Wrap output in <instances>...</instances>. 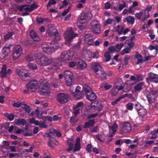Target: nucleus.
Segmentation results:
<instances>
[{"label":"nucleus","mask_w":158,"mask_h":158,"mask_svg":"<svg viewBox=\"0 0 158 158\" xmlns=\"http://www.w3.org/2000/svg\"><path fill=\"white\" fill-rule=\"evenodd\" d=\"M35 56L37 64L41 66L48 65L54 61L53 59L48 58L40 52L36 53Z\"/></svg>","instance_id":"nucleus-1"},{"label":"nucleus","mask_w":158,"mask_h":158,"mask_svg":"<svg viewBox=\"0 0 158 158\" xmlns=\"http://www.w3.org/2000/svg\"><path fill=\"white\" fill-rule=\"evenodd\" d=\"M92 17V15L90 12L83 13L81 14L80 18L77 22V25L81 30L83 29L85 27L84 25L87 22L88 20Z\"/></svg>","instance_id":"nucleus-2"},{"label":"nucleus","mask_w":158,"mask_h":158,"mask_svg":"<svg viewBox=\"0 0 158 158\" xmlns=\"http://www.w3.org/2000/svg\"><path fill=\"white\" fill-rule=\"evenodd\" d=\"M91 66L92 69L96 73L98 72H99L97 74L98 75L99 73L100 75H97V77H102L103 79H106V74L104 70L102 69V67L99 63L97 62H92Z\"/></svg>","instance_id":"nucleus-3"},{"label":"nucleus","mask_w":158,"mask_h":158,"mask_svg":"<svg viewBox=\"0 0 158 158\" xmlns=\"http://www.w3.org/2000/svg\"><path fill=\"white\" fill-rule=\"evenodd\" d=\"M77 34L74 33L71 27L68 28L64 34L65 39V44L68 46H70V43L72 40L77 36Z\"/></svg>","instance_id":"nucleus-4"},{"label":"nucleus","mask_w":158,"mask_h":158,"mask_svg":"<svg viewBox=\"0 0 158 158\" xmlns=\"http://www.w3.org/2000/svg\"><path fill=\"white\" fill-rule=\"evenodd\" d=\"M39 88L41 95L48 96L50 94V89L49 85L45 81H42L39 85Z\"/></svg>","instance_id":"nucleus-5"},{"label":"nucleus","mask_w":158,"mask_h":158,"mask_svg":"<svg viewBox=\"0 0 158 158\" xmlns=\"http://www.w3.org/2000/svg\"><path fill=\"white\" fill-rule=\"evenodd\" d=\"M75 54V53L73 51H65L61 54L60 60V61H68L72 60Z\"/></svg>","instance_id":"nucleus-6"},{"label":"nucleus","mask_w":158,"mask_h":158,"mask_svg":"<svg viewBox=\"0 0 158 158\" xmlns=\"http://www.w3.org/2000/svg\"><path fill=\"white\" fill-rule=\"evenodd\" d=\"M64 77L66 85L68 86L71 85L73 78V73L70 70L65 71L64 72Z\"/></svg>","instance_id":"nucleus-7"},{"label":"nucleus","mask_w":158,"mask_h":158,"mask_svg":"<svg viewBox=\"0 0 158 158\" xmlns=\"http://www.w3.org/2000/svg\"><path fill=\"white\" fill-rule=\"evenodd\" d=\"M12 57L14 60L19 59L23 53V49L19 45L14 46L12 49Z\"/></svg>","instance_id":"nucleus-8"},{"label":"nucleus","mask_w":158,"mask_h":158,"mask_svg":"<svg viewBox=\"0 0 158 158\" xmlns=\"http://www.w3.org/2000/svg\"><path fill=\"white\" fill-rule=\"evenodd\" d=\"M135 15L136 18L142 22L144 21L149 18V13L144 10L141 11L139 12L136 13Z\"/></svg>","instance_id":"nucleus-9"},{"label":"nucleus","mask_w":158,"mask_h":158,"mask_svg":"<svg viewBox=\"0 0 158 158\" xmlns=\"http://www.w3.org/2000/svg\"><path fill=\"white\" fill-rule=\"evenodd\" d=\"M60 39L59 36H56V38H54V40L50 43L51 48L53 50V52L62 45L61 43L59 42Z\"/></svg>","instance_id":"nucleus-10"},{"label":"nucleus","mask_w":158,"mask_h":158,"mask_svg":"<svg viewBox=\"0 0 158 158\" xmlns=\"http://www.w3.org/2000/svg\"><path fill=\"white\" fill-rule=\"evenodd\" d=\"M15 72L24 81H27V78L30 77V73L28 72L26 73L24 70L17 69H16Z\"/></svg>","instance_id":"nucleus-11"},{"label":"nucleus","mask_w":158,"mask_h":158,"mask_svg":"<svg viewBox=\"0 0 158 158\" xmlns=\"http://www.w3.org/2000/svg\"><path fill=\"white\" fill-rule=\"evenodd\" d=\"M73 98L76 100H78L83 98V94L81 91V88L80 86H77L76 88L75 92L72 94Z\"/></svg>","instance_id":"nucleus-12"},{"label":"nucleus","mask_w":158,"mask_h":158,"mask_svg":"<svg viewBox=\"0 0 158 158\" xmlns=\"http://www.w3.org/2000/svg\"><path fill=\"white\" fill-rule=\"evenodd\" d=\"M26 86L28 90H30L32 92H34L37 88V82L35 80L31 81Z\"/></svg>","instance_id":"nucleus-13"},{"label":"nucleus","mask_w":158,"mask_h":158,"mask_svg":"<svg viewBox=\"0 0 158 158\" xmlns=\"http://www.w3.org/2000/svg\"><path fill=\"white\" fill-rule=\"evenodd\" d=\"M42 50L46 53L50 55L53 52V50L50 46L49 43H45L43 44L41 46Z\"/></svg>","instance_id":"nucleus-14"},{"label":"nucleus","mask_w":158,"mask_h":158,"mask_svg":"<svg viewBox=\"0 0 158 158\" xmlns=\"http://www.w3.org/2000/svg\"><path fill=\"white\" fill-rule=\"evenodd\" d=\"M131 125L129 123L124 122L123 123L120 132L122 134L127 133L131 131Z\"/></svg>","instance_id":"nucleus-15"},{"label":"nucleus","mask_w":158,"mask_h":158,"mask_svg":"<svg viewBox=\"0 0 158 158\" xmlns=\"http://www.w3.org/2000/svg\"><path fill=\"white\" fill-rule=\"evenodd\" d=\"M146 81L149 83L150 81L158 83V75L150 72L148 74V77L146 78Z\"/></svg>","instance_id":"nucleus-16"},{"label":"nucleus","mask_w":158,"mask_h":158,"mask_svg":"<svg viewBox=\"0 0 158 158\" xmlns=\"http://www.w3.org/2000/svg\"><path fill=\"white\" fill-rule=\"evenodd\" d=\"M69 98L68 95L62 93L58 94L57 97L58 101L61 104H64L68 102Z\"/></svg>","instance_id":"nucleus-17"},{"label":"nucleus","mask_w":158,"mask_h":158,"mask_svg":"<svg viewBox=\"0 0 158 158\" xmlns=\"http://www.w3.org/2000/svg\"><path fill=\"white\" fill-rule=\"evenodd\" d=\"M90 25L91 29L94 33L99 34L101 32L100 26L97 22L95 21H92Z\"/></svg>","instance_id":"nucleus-18"},{"label":"nucleus","mask_w":158,"mask_h":158,"mask_svg":"<svg viewBox=\"0 0 158 158\" xmlns=\"http://www.w3.org/2000/svg\"><path fill=\"white\" fill-rule=\"evenodd\" d=\"M87 64L85 62L81 59H79L76 62V67L79 70H83L86 68Z\"/></svg>","instance_id":"nucleus-19"},{"label":"nucleus","mask_w":158,"mask_h":158,"mask_svg":"<svg viewBox=\"0 0 158 158\" xmlns=\"http://www.w3.org/2000/svg\"><path fill=\"white\" fill-rule=\"evenodd\" d=\"M12 73V70L10 69H9L6 71V65H3L2 67L1 71V76L2 77H6L7 74H10Z\"/></svg>","instance_id":"nucleus-20"},{"label":"nucleus","mask_w":158,"mask_h":158,"mask_svg":"<svg viewBox=\"0 0 158 158\" xmlns=\"http://www.w3.org/2000/svg\"><path fill=\"white\" fill-rule=\"evenodd\" d=\"M47 32L50 36L53 35L54 38H56V36H59L57 30L54 27L48 28L47 30Z\"/></svg>","instance_id":"nucleus-21"},{"label":"nucleus","mask_w":158,"mask_h":158,"mask_svg":"<svg viewBox=\"0 0 158 158\" xmlns=\"http://www.w3.org/2000/svg\"><path fill=\"white\" fill-rule=\"evenodd\" d=\"M118 126L116 123H114L111 126H109L110 136H112L117 131Z\"/></svg>","instance_id":"nucleus-22"},{"label":"nucleus","mask_w":158,"mask_h":158,"mask_svg":"<svg viewBox=\"0 0 158 158\" xmlns=\"http://www.w3.org/2000/svg\"><path fill=\"white\" fill-rule=\"evenodd\" d=\"M91 108L93 107L95 110H100L102 108V106L100 103L97 101H95L94 102H92L91 104Z\"/></svg>","instance_id":"nucleus-23"},{"label":"nucleus","mask_w":158,"mask_h":158,"mask_svg":"<svg viewBox=\"0 0 158 158\" xmlns=\"http://www.w3.org/2000/svg\"><path fill=\"white\" fill-rule=\"evenodd\" d=\"M85 41L86 43L90 45L93 44L94 40L89 34H87L85 36Z\"/></svg>","instance_id":"nucleus-24"},{"label":"nucleus","mask_w":158,"mask_h":158,"mask_svg":"<svg viewBox=\"0 0 158 158\" xmlns=\"http://www.w3.org/2000/svg\"><path fill=\"white\" fill-rule=\"evenodd\" d=\"M18 8L20 11H25L28 12H32L29 5H24L21 6H19Z\"/></svg>","instance_id":"nucleus-25"},{"label":"nucleus","mask_w":158,"mask_h":158,"mask_svg":"<svg viewBox=\"0 0 158 158\" xmlns=\"http://www.w3.org/2000/svg\"><path fill=\"white\" fill-rule=\"evenodd\" d=\"M80 139L79 138H77L76 140V143L73 149V151L77 152L79 151L81 149Z\"/></svg>","instance_id":"nucleus-26"},{"label":"nucleus","mask_w":158,"mask_h":158,"mask_svg":"<svg viewBox=\"0 0 158 158\" xmlns=\"http://www.w3.org/2000/svg\"><path fill=\"white\" fill-rule=\"evenodd\" d=\"M30 35L31 38L35 41L38 42L40 40V37L35 31H31Z\"/></svg>","instance_id":"nucleus-27"},{"label":"nucleus","mask_w":158,"mask_h":158,"mask_svg":"<svg viewBox=\"0 0 158 158\" xmlns=\"http://www.w3.org/2000/svg\"><path fill=\"white\" fill-rule=\"evenodd\" d=\"M123 83L122 79H120L115 83L114 86L118 91L120 90L123 89V87L120 85L122 84Z\"/></svg>","instance_id":"nucleus-28"},{"label":"nucleus","mask_w":158,"mask_h":158,"mask_svg":"<svg viewBox=\"0 0 158 158\" xmlns=\"http://www.w3.org/2000/svg\"><path fill=\"white\" fill-rule=\"evenodd\" d=\"M86 96L87 98L90 101H93L97 98L95 94L93 92L86 94Z\"/></svg>","instance_id":"nucleus-29"},{"label":"nucleus","mask_w":158,"mask_h":158,"mask_svg":"<svg viewBox=\"0 0 158 158\" xmlns=\"http://www.w3.org/2000/svg\"><path fill=\"white\" fill-rule=\"evenodd\" d=\"M144 84L143 82H141L135 86V90L136 92L140 91L144 86Z\"/></svg>","instance_id":"nucleus-30"},{"label":"nucleus","mask_w":158,"mask_h":158,"mask_svg":"<svg viewBox=\"0 0 158 158\" xmlns=\"http://www.w3.org/2000/svg\"><path fill=\"white\" fill-rule=\"evenodd\" d=\"M10 47L5 46L2 50L3 54L5 56H7L10 52Z\"/></svg>","instance_id":"nucleus-31"},{"label":"nucleus","mask_w":158,"mask_h":158,"mask_svg":"<svg viewBox=\"0 0 158 158\" xmlns=\"http://www.w3.org/2000/svg\"><path fill=\"white\" fill-rule=\"evenodd\" d=\"M15 123L18 125H21L24 126L26 124L25 120L23 119H17L14 120Z\"/></svg>","instance_id":"nucleus-32"},{"label":"nucleus","mask_w":158,"mask_h":158,"mask_svg":"<svg viewBox=\"0 0 158 158\" xmlns=\"http://www.w3.org/2000/svg\"><path fill=\"white\" fill-rule=\"evenodd\" d=\"M135 57L138 60L136 63L137 64L142 63L144 61L143 59L142 56L139 54L138 53H136L135 55Z\"/></svg>","instance_id":"nucleus-33"},{"label":"nucleus","mask_w":158,"mask_h":158,"mask_svg":"<svg viewBox=\"0 0 158 158\" xmlns=\"http://www.w3.org/2000/svg\"><path fill=\"white\" fill-rule=\"evenodd\" d=\"M83 90L85 92L86 94H89L92 92L90 87L86 85H85L83 87Z\"/></svg>","instance_id":"nucleus-34"},{"label":"nucleus","mask_w":158,"mask_h":158,"mask_svg":"<svg viewBox=\"0 0 158 158\" xmlns=\"http://www.w3.org/2000/svg\"><path fill=\"white\" fill-rule=\"evenodd\" d=\"M22 107L24 108L25 110L29 114L30 116H33V114L32 112H31V114H30V109L29 106H27V105L23 103L22 105Z\"/></svg>","instance_id":"nucleus-35"},{"label":"nucleus","mask_w":158,"mask_h":158,"mask_svg":"<svg viewBox=\"0 0 158 158\" xmlns=\"http://www.w3.org/2000/svg\"><path fill=\"white\" fill-rule=\"evenodd\" d=\"M126 20L128 23L130 24H133L135 22L134 18L131 16H129L126 18Z\"/></svg>","instance_id":"nucleus-36"},{"label":"nucleus","mask_w":158,"mask_h":158,"mask_svg":"<svg viewBox=\"0 0 158 158\" xmlns=\"http://www.w3.org/2000/svg\"><path fill=\"white\" fill-rule=\"evenodd\" d=\"M68 143L69 145V147L68 150V151H70L73 149L74 141L72 139H69L68 141Z\"/></svg>","instance_id":"nucleus-37"},{"label":"nucleus","mask_w":158,"mask_h":158,"mask_svg":"<svg viewBox=\"0 0 158 158\" xmlns=\"http://www.w3.org/2000/svg\"><path fill=\"white\" fill-rule=\"evenodd\" d=\"M139 115L141 116H143L145 115L147 113L146 110L143 107L140 109L138 112Z\"/></svg>","instance_id":"nucleus-38"},{"label":"nucleus","mask_w":158,"mask_h":158,"mask_svg":"<svg viewBox=\"0 0 158 158\" xmlns=\"http://www.w3.org/2000/svg\"><path fill=\"white\" fill-rule=\"evenodd\" d=\"M36 54H35L34 56L32 55H27L26 57L27 60L28 61H33L35 59V57H36L35 56Z\"/></svg>","instance_id":"nucleus-39"},{"label":"nucleus","mask_w":158,"mask_h":158,"mask_svg":"<svg viewBox=\"0 0 158 158\" xmlns=\"http://www.w3.org/2000/svg\"><path fill=\"white\" fill-rule=\"evenodd\" d=\"M4 115L10 121L13 120L14 118V115L13 114L5 113L4 114Z\"/></svg>","instance_id":"nucleus-40"},{"label":"nucleus","mask_w":158,"mask_h":158,"mask_svg":"<svg viewBox=\"0 0 158 158\" xmlns=\"http://www.w3.org/2000/svg\"><path fill=\"white\" fill-rule=\"evenodd\" d=\"M13 33L12 32H9L8 33L4 36L3 39L5 40H8L10 37L12 36Z\"/></svg>","instance_id":"nucleus-41"},{"label":"nucleus","mask_w":158,"mask_h":158,"mask_svg":"<svg viewBox=\"0 0 158 158\" xmlns=\"http://www.w3.org/2000/svg\"><path fill=\"white\" fill-rule=\"evenodd\" d=\"M28 67L32 69L36 70L37 69V66L35 64L29 63L28 64Z\"/></svg>","instance_id":"nucleus-42"},{"label":"nucleus","mask_w":158,"mask_h":158,"mask_svg":"<svg viewBox=\"0 0 158 158\" xmlns=\"http://www.w3.org/2000/svg\"><path fill=\"white\" fill-rule=\"evenodd\" d=\"M148 102L150 103H153L155 99V96L153 95H150L148 97Z\"/></svg>","instance_id":"nucleus-43"},{"label":"nucleus","mask_w":158,"mask_h":158,"mask_svg":"<svg viewBox=\"0 0 158 158\" xmlns=\"http://www.w3.org/2000/svg\"><path fill=\"white\" fill-rule=\"evenodd\" d=\"M108 51L110 52H118L115 46L109 47L108 48Z\"/></svg>","instance_id":"nucleus-44"},{"label":"nucleus","mask_w":158,"mask_h":158,"mask_svg":"<svg viewBox=\"0 0 158 158\" xmlns=\"http://www.w3.org/2000/svg\"><path fill=\"white\" fill-rule=\"evenodd\" d=\"M104 56L106 58V61H109L111 59V57L110 53L108 52H106L104 54Z\"/></svg>","instance_id":"nucleus-45"},{"label":"nucleus","mask_w":158,"mask_h":158,"mask_svg":"<svg viewBox=\"0 0 158 158\" xmlns=\"http://www.w3.org/2000/svg\"><path fill=\"white\" fill-rule=\"evenodd\" d=\"M143 107L139 103L137 102L135 105V108L137 112Z\"/></svg>","instance_id":"nucleus-46"},{"label":"nucleus","mask_w":158,"mask_h":158,"mask_svg":"<svg viewBox=\"0 0 158 158\" xmlns=\"http://www.w3.org/2000/svg\"><path fill=\"white\" fill-rule=\"evenodd\" d=\"M29 123L31 124H34L35 125L38 126V121L36 120L33 118H31L29 120Z\"/></svg>","instance_id":"nucleus-47"},{"label":"nucleus","mask_w":158,"mask_h":158,"mask_svg":"<svg viewBox=\"0 0 158 158\" xmlns=\"http://www.w3.org/2000/svg\"><path fill=\"white\" fill-rule=\"evenodd\" d=\"M123 45H124L123 43H122L119 44H117L115 45L117 50L118 51V52H119L120 50L123 47Z\"/></svg>","instance_id":"nucleus-48"},{"label":"nucleus","mask_w":158,"mask_h":158,"mask_svg":"<svg viewBox=\"0 0 158 158\" xmlns=\"http://www.w3.org/2000/svg\"><path fill=\"white\" fill-rule=\"evenodd\" d=\"M130 58V56L129 55H126L124 59V64L127 65L128 64V60Z\"/></svg>","instance_id":"nucleus-49"},{"label":"nucleus","mask_w":158,"mask_h":158,"mask_svg":"<svg viewBox=\"0 0 158 158\" xmlns=\"http://www.w3.org/2000/svg\"><path fill=\"white\" fill-rule=\"evenodd\" d=\"M133 104L131 102L128 103L126 105L127 109L130 110H131L133 108Z\"/></svg>","instance_id":"nucleus-50"},{"label":"nucleus","mask_w":158,"mask_h":158,"mask_svg":"<svg viewBox=\"0 0 158 158\" xmlns=\"http://www.w3.org/2000/svg\"><path fill=\"white\" fill-rule=\"evenodd\" d=\"M112 85L109 84L107 83H105L104 85V88L105 90H107L110 89L112 87Z\"/></svg>","instance_id":"nucleus-51"},{"label":"nucleus","mask_w":158,"mask_h":158,"mask_svg":"<svg viewBox=\"0 0 158 158\" xmlns=\"http://www.w3.org/2000/svg\"><path fill=\"white\" fill-rule=\"evenodd\" d=\"M48 69H50V70H57L59 69V67L58 65H52L50 67H48Z\"/></svg>","instance_id":"nucleus-52"},{"label":"nucleus","mask_w":158,"mask_h":158,"mask_svg":"<svg viewBox=\"0 0 158 158\" xmlns=\"http://www.w3.org/2000/svg\"><path fill=\"white\" fill-rule=\"evenodd\" d=\"M152 8H154V6L153 5L148 6L145 9L144 11L149 13V11H150Z\"/></svg>","instance_id":"nucleus-53"},{"label":"nucleus","mask_w":158,"mask_h":158,"mask_svg":"<svg viewBox=\"0 0 158 158\" xmlns=\"http://www.w3.org/2000/svg\"><path fill=\"white\" fill-rule=\"evenodd\" d=\"M96 137L100 141L102 142L104 141L103 135H98L96 136Z\"/></svg>","instance_id":"nucleus-54"},{"label":"nucleus","mask_w":158,"mask_h":158,"mask_svg":"<svg viewBox=\"0 0 158 158\" xmlns=\"http://www.w3.org/2000/svg\"><path fill=\"white\" fill-rule=\"evenodd\" d=\"M134 144H131L130 145V148L131 149L135 148L138 144V141L137 140H134L133 141Z\"/></svg>","instance_id":"nucleus-55"},{"label":"nucleus","mask_w":158,"mask_h":158,"mask_svg":"<svg viewBox=\"0 0 158 158\" xmlns=\"http://www.w3.org/2000/svg\"><path fill=\"white\" fill-rule=\"evenodd\" d=\"M130 49L128 48H126L123 50L122 52L121 53V54L123 55L125 53H128L130 51Z\"/></svg>","instance_id":"nucleus-56"},{"label":"nucleus","mask_w":158,"mask_h":158,"mask_svg":"<svg viewBox=\"0 0 158 158\" xmlns=\"http://www.w3.org/2000/svg\"><path fill=\"white\" fill-rule=\"evenodd\" d=\"M37 7V5L35 2H33L31 6H30V7L32 11L35 9Z\"/></svg>","instance_id":"nucleus-57"},{"label":"nucleus","mask_w":158,"mask_h":158,"mask_svg":"<svg viewBox=\"0 0 158 158\" xmlns=\"http://www.w3.org/2000/svg\"><path fill=\"white\" fill-rule=\"evenodd\" d=\"M37 22L40 24H42L44 21V20H46V19H44L40 17H37Z\"/></svg>","instance_id":"nucleus-58"},{"label":"nucleus","mask_w":158,"mask_h":158,"mask_svg":"<svg viewBox=\"0 0 158 158\" xmlns=\"http://www.w3.org/2000/svg\"><path fill=\"white\" fill-rule=\"evenodd\" d=\"M115 31L118 33V34H121V31H120V26L119 25H117L114 28Z\"/></svg>","instance_id":"nucleus-59"},{"label":"nucleus","mask_w":158,"mask_h":158,"mask_svg":"<svg viewBox=\"0 0 158 158\" xmlns=\"http://www.w3.org/2000/svg\"><path fill=\"white\" fill-rule=\"evenodd\" d=\"M118 93V91L117 90L116 88H115V89H112L111 91V93L112 95L115 96Z\"/></svg>","instance_id":"nucleus-60"},{"label":"nucleus","mask_w":158,"mask_h":158,"mask_svg":"<svg viewBox=\"0 0 158 158\" xmlns=\"http://www.w3.org/2000/svg\"><path fill=\"white\" fill-rule=\"evenodd\" d=\"M9 157L10 158H13L14 157H17L19 156V154L17 153H10L9 154Z\"/></svg>","instance_id":"nucleus-61"},{"label":"nucleus","mask_w":158,"mask_h":158,"mask_svg":"<svg viewBox=\"0 0 158 158\" xmlns=\"http://www.w3.org/2000/svg\"><path fill=\"white\" fill-rule=\"evenodd\" d=\"M23 103H24L23 102H21V103H20L19 102H16L13 104V106L16 107H19L20 106H21L22 107V106Z\"/></svg>","instance_id":"nucleus-62"},{"label":"nucleus","mask_w":158,"mask_h":158,"mask_svg":"<svg viewBox=\"0 0 158 158\" xmlns=\"http://www.w3.org/2000/svg\"><path fill=\"white\" fill-rule=\"evenodd\" d=\"M38 126H39L41 128H46L48 126L45 125L44 123H40L38 121Z\"/></svg>","instance_id":"nucleus-63"},{"label":"nucleus","mask_w":158,"mask_h":158,"mask_svg":"<svg viewBox=\"0 0 158 158\" xmlns=\"http://www.w3.org/2000/svg\"><path fill=\"white\" fill-rule=\"evenodd\" d=\"M56 2L55 0H50L48 5L47 7H49L52 5L56 4Z\"/></svg>","instance_id":"nucleus-64"}]
</instances>
